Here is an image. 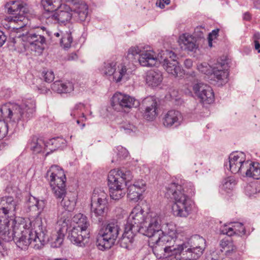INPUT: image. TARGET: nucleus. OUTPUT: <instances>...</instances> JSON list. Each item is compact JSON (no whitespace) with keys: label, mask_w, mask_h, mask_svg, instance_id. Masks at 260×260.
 <instances>
[{"label":"nucleus","mask_w":260,"mask_h":260,"mask_svg":"<svg viewBox=\"0 0 260 260\" xmlns=\"http://www.w3.org/2000/svg\"><path fill=\"white\" fill-rule=\"evenodd\" d=\"M120 231V226L116 221L108 222L100 230L97 239L96 246L100 250L110 248L116 241Z\"/></svg>","instance_id":"obj_9"},{"label":"nucleus","mask_w":260,"mask_h":260,"mask_svg":"<svg viewBox=\"0 0 260 260\" xmlns=\"http://www.w3.org/2000/svg\"><path fill=\"white\" fill-rule=\"evenodd\" d=\"M219 250L220 252H224L226 256H230L234 255L236 251V247L234 245L233 241L228 239H223L220 242Z\"/></svg>","instance_id":"obj_32"},{"label":"nucleus","mask_w":260,"mask_h":260,"mask_svg":"<svg viewBox=\"0 0 260 260\" xmlns=\"http://www.w3.org/2000/svg\"><path fill=\"white\" fill-rule=\"evenodd\" d=\"M161 217L155 213H147L141 206L135 207L127 218L125 226L134 232H139L149 238V245L157 255V246L166 242L173 246L165 248L166 251H172L178 260H190L199 253L200 248L197 245H203V240L199 237L192 238L190 242L181 243L178 239L176 226L171 223L162 224Z\"/></svg>","instance_id":"obj_1"},{"label":"nucleus","mask_w":260,"mask_h":260,"mask_svg":"<svg viewBox=\"0 0 260 260\" xmlns=\"http://www.w3.org/2000/svg\"><path fill=\"white\" fill-rule=\"evenodd\" d=\"M77 58V55L76 54H72L69 56V60H75Z\"/></svg>","instance_id":"obj_54"},{"label":"nucleus","mask_w":260,"mask_h":260,"mask_svg":"<svg viewBox=\"0 0 260 260\" xmlns=\"http://www.w3.org/2000/svg\"><path fill=\"white\" fill-rule=\"evenodd\" d=\"M123 128L126 133H130L136 130V127L133 125H129L128 127H124Z\"/></svg>","instance_id":"obj_49"},{"label":"nucleus","mask_w":260,"mask_h":260,"mask_svg":"<svg viewBox=\"0 0 260 260\" xmlns=\"http://www.w3.org/2000/svg\"><path fill=\"white\" fill-rule=\"evenodd\" d=\"M18 208V202L14 200L12 197L0 198V225L6 224L9 230L8 217L10 213L14 214Z\"/></svg>","instance_id":"obj_15"},{"label":"nucleus","mask_w":260,"mask_h":260,"mask_svg":"<svg viewBox=\"0 0 260 260\" xmlns=\"http://www.w3.org/2000/svg\"><path fill=\"white\" fill-rule=\"evenodd\" d=\"M64 140L61 138H54L46 142V147L50 153L60 148L63 144Z\"/></svg>","instance_id":"obj_36"},{"label":"nucleus","mask_w":260,"mask_h":260,"mask_svg":"<svg viewBox=\"0 0 260 260\" xmlns=\"http://www.w3.org/2000/svg\"><path fill=\"white\" fill-rule=\"evenodd\" d=\"M21 30L12 31L10 35V42L19 51L30 49L36 55H41L45 48V35L50 36L49 32L44 26L41 27L36 32H30L21 34Z\"/></svg>","instance_id":"obj_5"},{"label":"nucleus","mask_w":260,"mask_h":260,"mask_svg":"<svg viewBox=\"0 0 260 260\" xmlns=\"http://www.w3.org/2000/svg\"><path fill=\"white\" fill-rule=\"evenodd\" d=\"M138 232H134L133 229L125 226L124 232L119 240L120 246L124 248L130 249L132 248L134 237Z\"/></svg>","instance_id":"obj_28"},{"label":"nucleus","mask_w":260,"mask_h":260,"mask_svg":"<svg viewBox=\"0 0 260 260\" xmlns=\"http://www.w3.org/2000/svg\"><path fill=\"white\" fill-rule=\"evenodd\" d=\"M162 81V75L160 72L151 70L147 72L146 82L152 87L159 85Z\"/></svg>","instance_id":"obj_31"},{"label":"nucleus","mask_w":260,"mask_h":260,"mask_svg":"<svg viewBox=\"0 0 260 260\" xmlns=\"http://www.w3.org/2000/svg\"><path fill=\"white\" fill-rule=\"evenodd\" d=\"M85 108V105L81 103H77L75 105L73 110L71 113V115L74 117H76L79 115V112H82Z\"/></svg>","instance_id":"obj_42"},{"label":"nucleus","mask_w":260,"mask_h":260,"mask_svg":"<svg viewBox=\"0 0 260 260\" xmlns=\"http://www.w3.org/2000/svg\"><path fill=\"white\" fill-rule=\"evenodd\" d=\"M250 187H251V186H247V189H248Z\"/></svg>","instance_id":"obj_64"},{"label":"nucleus","mask_w":260,"mask_h":260,"mask_svg":"<svg viewBox=\"0 0 260 260\" xmlns=\"http://www.w3.org/2000/svg\"><path fill=\"white\" fill-rule=\"evenodd\" d=\"M185 67L187 69H190L192 66V61L190 59H186L184 61Z\"/></svg>","instance_id":"obj_50"},{"label":"nucleus","mask_w":260,"mask_h":260,"mask_svg":"<svg viewBox=\"0 0 260 260\" xmlns=\"http://www.w3.org/2000/svg\"><path fill=\"white\" fill-rule=\"evenodd\" d=\"M51 89L58 93H70L74 90V85L70 81H56L51 84Z\"/></svg>","instance_id":"obj_29"},{"label":"nucleus","mask_w":260,"mask_h":260,"mask_svg":"<svg viewBox=\"0 0 260 260\" xmlns=\"http://www.w3.org/2000/svg\"><path fill=\"white\" fill-rule=\"evenodd\" d=\"M62 0H42V4L46 11L50 12L57 9L62 5Z\"/></svg>","instance_id":"obj_35"},{"label":"nucleus","mask_w":260,"mask_h":260,"mask_svg":"<svg viewBox=\"0 0 260 260\" xmlns=\"http://www.w3.org/2000/svg\"><path fill=\"white\" fill-rule=\"evenodd\" d=\"M220 232L229 236H232L234 234L242 236L245 234V229L242 223L237 222L232 223L229 225H225L220 229Z\"/></svg>","instance_id":"obj_27"},{"label":"nucleus","mask_w":260,"mask_h":260,"mask_svg":"<svg viewBox=\"0 0 260 260\" xmlns=\"http://www.w3.org/2000/svg\"><path fill=\"white\" fill-rule=\"evenodd\" d=\"M16 227L17 226L16 225H15V227H14V234L15 235L16 234H17V231H16ZM15 237H16V235L14 236Z\"/></svg>","instance_id":"obj_58"},{"label":"nucleus","mask_w":260,"mask_h":260,"mask_svg":"<svg viewBox=\"0 0 260 260\" xmlns=\"http://www.w3.org/2000/svg\"><path fill=\"white\" fill-rule=\"evenodd\" d=\"M183 120L181 113L176 110L169 111L164 116L163 124L167 127H177L180 125Z\"/></svg>","instance_id":"obj_22"},{"label":"nucleus","mask_w":260,"mask_h":260,"mask_svg":"<svg viewBox=\"0 0 260 260\" xmlns=\"http://www.w3.org/2000/svg\"><path fill=\"white\" fill-rule=\"evenodd\" d=\"M46 178L56 198L62 197L66 194V178L63 170L60 167L52 166L47 171Z\"/></svg>","instance_id":"obj_11"},{"label":"nucleus","mask_w":260,"mask_h":260,"mask_svg":"<svg viewBox=\"0 0 260 260\" xmlns=\"http://www.w3.org/2000/svg\"><path fill=\"white\" fill-rule=\"evenodd\" d=\"M73 42V38L70 31L63 33L60 40V44L64 48H69Z\"/></svg>","instance_id":"obj_38"},{"label":"nucleus","mask_w":260,"mask_h":260,"mask_svg":"<svg viewBox=\"0 0 260 260\" xmlns=\"http://www.w3.org/2000/svg\"><path fill=\"white\" fill-rule=\"evenodd\" d=\"M145 190V182L142 180L138 181L128 186L127 197L129 200L137 202L140 199L142 193Z\"/></svg>","instance_id":"obj_23"},{"label":"nucleus","mask_w":260,"mask_h":260,"mask_svg":"<svg viewBox=\"0 0 260 260\" xmlns=\"http://www.w3.org/2000/svg\"><path fill=\"white\" fill-rule=\"evenodd\" d=\"M138 104L135 98L121 92H116L111 101V106L117 111L130 109L138 106Z\"/></svg>","instance_id":"obj_16"},{"label":"nucleus","mask_w":260,"mask_h":260,"mask_svg":"<svg viewBox=\"0 0 260 260\" xmlns=\"http://www.w3.org/2000/svg\"><path fill=\"white\" fill-rule=\"evenodd\" d=\"M166 188L167 193L172 194L174 201L172 206L173 214L181 217H186L190 214L195 207L194 202L190 198L195 193L192 183L177 180L169 184Z\"/></svg>","instance_id":"obj_3"},{"label":"nucleus","mask_w":260,"mask_h":260,"mask_svg":"<svg viewBox=\"0 0 260 260\" xmlns=\"http://www.w3.org/2000/svg\"><path fill=\"white\" fill-rule=\"evenodd\" d=\"M163 67L170 74L175 77H180L184 75V71L179 66L178 62L175 59L176 54L172 51L165 50L162 51Z\"/></svg>","instance_id":"obj_14"},{"label":"nucleus","mask_w":260,"mask_h":260,"mask_svg":"<svg viewBox=\"0 0 260 260\" xmlns=\"http://www.w3.org/2000/svg\"><path fill=\"white\" fill-rule=\"evenodd\" d=\"M220 252V250H216L215 251H213L211 253V260H219L220 258L219 253Z\"/></svg>","instance_id":"obj_46"},{"label":"nucleus","mask_w":260,"mask_h":260,"mask_svg":"<svg viewBox=\"0 0 260 260\" xmlns=\"http://www.w3.org/2000/svg\"><path fill=\"white\" fill-rule=\"evenodd\" d=\"M233 260H240V258L239 257H238V258H236L235 259H233Z\"/></svg>","instance_id":"obj_62"},{"label":"nucleus","mask_w":260,"mask_h":260,"mask_svg":"<svg viewBox=\"0 0 260 260\" xmlns=\"http://www.w3.org/2000/svg\"><path fill=\"white\" fill-rule=\"evenodd\" d=\"M111 162H117L121 160L126 158L128 156L127 150L122 146H118L116 150H114Z\"/></svg>","instance_id":"obj_34"},{"label":"nucleus","mask_w":260,"mask_h":260,"mask_svg":"<svg viewBox=\"0 0 260 260\" xmlns=\"http://www.w3.org/2000/svg\"><path fill=\"white\" fill-rule=\"evenodd\" d=\"M170 0H156V5L157 7L162 9L165 8V5H169Z\"/></svg>","instance_id":"obj_45"},{"label":"nucleus","mask_w":260,"mask_h":260,"mask_svg":"<svg viewBox=\"0 0 260 260\" xmlns=\"http://www.w3.org/2000/svg\"><path fill=\"white\" fill-rule=\"evenodd\" d=\"M255 49L257 50L258 53H260V44L258 42H254Z\"/></svg>","instance_id":"obj_52"},{"label":"nucleus","mask_w":260,"mask_h":260,"mask_svg":"<svg viewBox=\"0 0 260 260\" xmlns=\"http://www.w3.org/2000/svg\"><path fill=\"white\" fill-rule=\"evenodd\" d=\"M252 39L254 42H258L260 39V33L259 32H255L253 35Z\"/></svg>","instance_id":"obj_51"},{"label":"nucleus","mask_w":260,"mask_h":260,"mask_svg":"<svg viewBox=\"0 0 260 260\" xmlns=\"http://www.w3.org/2000/svg\"><path fill=\"white\" fill-rule=\"evenodd\" d=\"M135 70L134 63L129 64L126 57L123 62L120 64H118L115 60L104 62L101 71L103 74L111 78L113 81L119 82L123 79L127 80Z\"/></svg>","instance_id":"obj_6"},{"label":"nucleus","mask_w":260,"mask_h":260,"mask_svg":"<svg viewBox=\"0 0 260 260\" xmlns=\"http://www.w3.org/2000/svg\"><path fill=\"white\" fill-rule=\"evenodd\" d=\"M197 68L200 72L204 74H212L213 68L207 62H203L199 64Z\"/></svg>","instance_id":"obj_41"},{"label":"nucleus","mask_w":260,"mask_h":260,"mask_svg":"<svg viewBox=\"0 0 260 260\" xmlns=\"http://www.w3.org/2000/svg\"><path fill=\"white\" fill-rule=\"evenodd\" d=\"M9 229L6 224L0 225V238H3V236L9 234Z\"/></svg>","instance_id":"obj_44"},{"label":"nucleus","mask_w":260,"mask_h":260,"mask_svg":"<svg viewBox=\"0 0 260 260\" xmlns=\"http://www.w3.org/2000/svg\"><path fill=\"white\" fill-rule=\"evenodd\" d=\"M124 185H117L109 186V194L112 199L119 200L121 199L125 194Z\"/></svg>","instance_id":"obj_33"},{"label":"nucleus","mask_w":260,"mask_h":260,"mask_svg":"<svg viewBox=\"0 0 260 260\" xmlns=\"http://www.w3.org/2000/svg\"><path fill=\"white\" fill-rule=\"evenodd\" d=\"M64 234L62 230L60 229L55 235V240L51 244V246L53 247H59L63 241Z\"/></svg>","instance_id":"obj_40"},{"label":"nucleus","mask_w":260,"mask_h":260,"mask_svg":"<svg viewBox=\"0 0 260 260\" xmlns=\"http://www.w3.org/2000/svg\"><path fill=\"white\" fill-rule=\"evenodd\" d=\"M142 104L145 108L144 118L149 121L154 120L158 115V105L156 100L153 97H147L143 100Z\"/></svg>","instance_id":"obj_21"},{"label":"nucleus","mask_w":260,"mask_h":260,"mask_svg":"<svg viewBox=\"0 0 260 260\" xmlns=\"http://www.w3.org/2000/svg\"><path fill=\"white\" fill-rule=\"evenodd\" d=\"M66 194L62 197L56 198L57 199H61L60 206L66 211H73L76 206V203L74 200H71L69 197H66Z\"/></svg>","instance_id":"obj_37"},{"label":"nucleus","mask_w":260,"mask_h":260,"mask_svg":"<svg viewBox=\"0 0 260 260\" xmlns=\"http://www.w3.org/2000/svg\"><path fill=\"white\" fill-rule=\"evenodd\" d=\"M54 35L56 37H58L60 36V33L59 32H55L54 34Z\"/></svg>","instance_id":"obj_59"},{"label":"nucleus","mask_w":260,"mask_h":260,"mask_svg":"<svg viewBox=\"0 0 260 260\" xmlns=\"http://www.w3.org/2000/svg\"><path fill=\"white\" fill-rule=\"evenodd\" d=\"M46 145V142L43 139L34 138L29 146L34 153H46V155H48L50 152L48 151Z\"/></svg>","instance_id":"obj_30"},{"label":"nucleus","mask_w":260,"mask_h":260,"mask_svg":"<svg viewBox=\"0 0 260 260\" xmlns=\"http://www.w3.org/2000/svg\"><path fill=\"white\" fill-rule=\"evenodd\" d=\"M80 122V121H79V120H77V123L78 124H79Z\"/></svg>","instance_id":"obj_63"},{"label":"nucleus","mask_w":260,"mask_h":260,"mask_svg":"<svg viewBox=\"0 0 260 260\" xmlns=\"http://www.w3.org/2000/svg\"><path fill=\"white\" fill-rule=\"evenodd\" d=\"M196 39L188 34H184L179 37L178 43L182 50L188 51H195L198 46Z\"/></svg>","instance_id":"obj_24"},{"label":"nucleus","mask_w":260,"mask_h":260,"mask_svg":"<svg viewBox=\"0 0 260 260\" xmlns=\"http://www.w3.org/2000/svg\"><path fill=\"white\" fill-rule=\"evenodd\" d=\"M227 68L228 66L225 62H218L213 68L212 74L221 84H225L228 81L229 72Z\"/></svg>","instance_id":"obj_25"},{"label":"nucleus","mask_w":260,"mask_h":260,"mask_svg":"<svg viewBox=\"0 0 260 260\" xmlns=\"http://www.w3.org/2000/svg\"><path fill=\"white\" fill-rule=\"evenodd\" d=\"M6 8L8 9V13L11 15L7 17V20L13 31L22 30L26 26L28 20L25 15L28 13V10L25 6L19 2L11 1L7 3Z\"/></svg>","instance_id":"obj_7"},{"label":"nucleus","mask_w":260,"mask_h":260,"mask_svg":"<svg viewBox=\"0 0 260 260\" xmlns=\"http://www.w3.org/2000/svg\"><path fill=\"white\" fill-rule=\"evenodd\" d=\"M27 205L30 211H38V213L36 218L28 219L25 224L21 223L19 225V228L21 229L22 228L23 230L21 231V236L17 238L19 242H22L25 246L32 241H44L47 233L46 223H43L42 218L39 216L45 206L44 201L31 196L27 201Z\"/></svg>","instance_id":"obj_2"},{"label":"nucleus","mask_w":260,"mask_h":260,"mask_svg":"<svg viewBox=\"0 0 260 260\" xmlns=\"http://www.w3.org/2000/svg\"><path fill=\"white\" fill-rule=\"evenodd\" d=\"M36 103L32 100H26L21 104L7 103L0 108V140L5 138L8 132V125L6 121L18 123L27 121L35 112Z\"/></svg>","instance_id":"obj_4"},{"label":"nucleus","mask_w":260,"mask_h":260,"mask_svg":"<svg viewBox=\"0 0 260 260\" xmlns=\"http://www.w3.org/2000/svg\"><path fill=\"white\" fill-rule=\"evenodd\" d=\"M6 40V37L2 31L0 30V47H2Z\"/></svg>","instance_id":"obj_48"},{"label":"nucleus","mask_w":260,"mask_h":260,"mask_svg":"<svg viewBox=\"0 0 260 260\" xmlns=\"http://www.w3.org/2000/svg\"><path fill=\"white\" fill-rule=\"evenodd\" d=\"M39 90H41V93H45L47 92V89H40L39 88Z\"/></svg>","instance_id":"obj_57"},{"label":"nucleus","mask_w":260,"mask_h":260,"mask_svg":"<svg viewBox=\"0 0 260 260\" xmlns=\"http://www.w3.org/2000/svg\"><path fill=\"white\" fill-rule=\"evenodd\" d=\"M107 193L102 189L95 188L91 198V210L96 217H103L108 211Z\"/></svg>","instance_id":"obj_12"},{"label":"nucleus","mask_w":260,"mask_h":260,"mask_svg":"<svg viewBox=\"0 0 260 260\" xmlns=\"http://www.w3.org/2000/svg\"><path fill=\"white\" fill-rule=\"evenodd\" d=\"M81 115H82V117H83L85 118V119H86V118L85 117V115H84V113H83V112L81 113Z\"/></svg>","instance_id":"obj_60"},{"label":"nucleus","mask_w":260,"mask_h":260,"mask_svg":"<svg viewBox=\"0 0 260 260\" xmlns=\"http://www.w3.org/2000/svg\"><path fill=\"white\" fill-rule=\"evenodd\" d=\"M139 54V62L141 66L145 67H151L156 66L158 62L162 61V54H157L153 50H143L138 46H134L131 47L127 52L126 60H128L129 64L135 63L137 62L135 56Z\"/></svg>","instance_id":"obj_8"},{"label":"nucleus","mask_w":260,"mask_h":260,"mask_svg":"<svg viewBox=\"0 0 260 260\" xmlns=\"http://www.w3.org/2000/svg\"><path fill=\"white\" fill-rule=\"evenodd\" d=\"M246 155L242 152H236L231 153L229 157V161L225 164V167L232 173L242 174L244 165L247 162Z\"/></svg>","instance_id":"obj_19"},{"label":"nucleus","mask_w":260,"mask_h":260,"mask_svg":"<svg viewBox=\"0 0 260 260\" xmlns=\"http://www.w3.org/2000/svg\"><path fill=\"white\" fill-rule=\"evenodd\" d=\"M133 177L130 171L113 169L108 174V186L118 184L127 185V183L131 181Z\"/></svg>","instance_id":"obj_18"},{"label":"nucleus","mask_w":260,"mask_h":260,"mask_svg":"<svg viewBox=\"0 0 260 260\" xmlns=\"http://www.w3.org/2000/svg\"><path fill=\"white\" fill-rule=\"evenodd\" d=\"M44 16L47 18L49 22L58 23L60 24H66L70 22L73 14L69 4L62 5L50 12H45Z\"/></svg>","instance_id":"obj_13"},{"label":"nucleus","mask_w":260,"mask_h":260,"mask_svg":"<svg viewBox=\"0 0 260 260\" xmlns=\"http://www.w3.org/2000/svg\"><path fill=\"white\" fill-rule=\"evenodd\" d=\"M69 4L73 14V18L77 21H83L86 19L88 14V6L86 4L80 0H65Z\"/></svg>","instance_id":"obj_20"},{"label":"nucleus","mask_w":260,"mask_h":260,"mask_svg":"<svg viewBox=\"0 0 260 260\" xmlns=\"http://www.w3.org/2000/svg\"><path fill=\"white\" fill-rule=\"evenodd\" d=\"M242 175L254 179H260V164L247 160Z\"/></svg>","instance_id":"obj_26"},{"label":"nucleus","mask_w":260,"mask_h":260,"mask_svg":"<svg viewBox=\"0 0 260 260\" xmlns=\"http://www.w3.org/2000/svg\"><path fill=\"white\" fill-rule=\"evenodd\" d=\"M236 184V181L234 177L230 176L225 178L222 183V188L225 191L232 190Z\"/></svg>","instance_id":"obj_39"},{"label":"nucleus","mask_w":260,"mask_h":260,"mask_svg":"<svg viewBox=\"0 0 260 260\" xmlns=\"http://www.w3.org/2000/svg\"><path fill=\"white\" fill-rule=\"evenodd\" d=\"M254 7L258 9H260V1L259 0H254Z\"/></svg>","instance_id":"obj_53"},{"label":"nucleus","mask_w":260,"mask_h":260,"mask_svg":"<svg viewBox=\"0 0 260 260\" xmlns=\"http://www.w3.org/2000/svg\"><path fill=\"white\" fill-rule=\"evenodd\" d=\"M193 91L204 106L210 105L214 102V93L209 85L202 82L196 83L193 86Z\"/></svg>","instance_id":"obj_17"},{"label":"nucleus","mask_w":260,"mask_h":260,"mask_svg":"<svg viewBox=\"0 0 260 260\" xmlns=\"http://www.w3.org/2000/svg\"><path fill=\"white\" fill-rule=\"evenodd\" d=\"M73 221L76 225L71 231L69 235V239L74 244L84 246L89 238V231L87 230L89 222L87 218L82 214L78 213L73 217Z\"/></svg>","instance_id":"obj_10"},{"label":"nucleus","mask_w":260,"mask_h":260,"mask_svg":"<svg viewBox=\"0 0 260 260\" xmlns=\"http://www.w3.org/2000/svg\"><path fill=\"white\" fill-rule=\"evenodd\" d=\"M250 19V15L248 13H245L244 15V19L249 20Z\"/></svg>","instance_id":"obj_55"},{"label":"nucleus","mask_w":260,"mask_h":260,"mask_svg":"<svg viewBox=\"0 0 260 260\" xmlns=\"http://www.w3.org/2000/svg\"><path fill=\"white\" fill-rule=\"evenodd\" d=\"M218 29H214L212 30V32L209 34L208 38L212 39L213 40L216 39L218 36Z\"/></svg>","instance_id":"obj_47"},{"label":"nucleus","mask_w":260,"mask_h":260,"mask_svg":"<svg viewBox=\"0 0 260 260\" xmlns=\"http://www.w3.org/2000/svg\"><path fill=\"white\" fill-rule=\"evenodd\" d=\"M85 123H83L82 124L81 128H83L85 126Z\"/></svg>","instance_id":"obj_61"},{"label":"nucleus","mask_w":260,"mask_h":260,"mask_svg":"<svg viewBox=\"0 0 260 260\" xmlns=\"http://www.w3.org/2000/svg\"><path fill=\"white\" fill-rule=\"evenodd\" d=\"M45 81L47 82H51L54 79V74L53 71L49 70L43 73Z\"/></svg>","instance_id":"obj_43"},{"label":"nucleus","mask_w":260,"mask_h":260,"mask_svg":"<svg viewBox=\"0 0 260 260\" xmlns=\"http://www.w3.org/2000/svg\"><path fill=\"white\" fill-rule=\"evenodd\" d=\"M213 39L208 38V45L210 47H212V41Z\"/></svg>","instance_id":"obj_56"}]
</instances>
